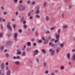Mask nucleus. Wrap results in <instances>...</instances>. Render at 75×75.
<instances>
[{
  "label": "nucleus",
  "instance_id": "8fccbe9b",
  "mask_svg": "<svg viewBox=\"0 0 75 75\" xmlns=\"http://www.w3.org/2000/svg\"><path fill=\"white\" fill-rule=\"evenodd\" d=\"M48 73V71H45V74H47Z\"/></svg>",
  "mask_w": 75,
  "mask_h": 75
},
{
  "label": "nucleus",
  "instance_id": "f704fd0d",
  "mask_svg": "<svg viewBox=\"0 0 75 75\" xmlns=\"http://www.w3.org/2000/svg\"><path fill=\"white\" fill-rule=\"evenodd\" d=\"M46 33H47V34H50V31H47Z\"/></svg>",
  "mask_w": 75,
  "mask_h": 75
},
{
  "label": "nucleus",
  "instance_id": "412c9836",
  "mask_svg": "<svg viewBox=\"0 0 75 75\" xmlns=\"http://www.w3.org/2000/svg\"><path fill=\"white\" fill-rule=\"evenodd\" d=\"M54 29H55V27H53L51 28L50 30L51 31H53V30H54Z\"/></svg>",
  "mask_w": 75,
  "mask_h": 75
},
{
  "label": "nucleus",
  "instance_id": "39448f33",
  "mask_svg": "<svg viewBox=\"0 0 75 75\" xmlns=\"http://www.w3.org/2000/svg\"><path fill=\"white\" fill-rule=\"evenodd\" d=\"M14 35L15 40L16 41L17 40V33H14Z\"/></svg>",
  "mask_w": 75,
  "mask_h": 75
},
{
  "label": "nucleus",
  "instance_id": "4468645a",
  "mask_svg": "<svg viewBox=\"0 0 75 75\" xmlns=\"http://www.w3.org/2000/svg\"><path fill=\"white\" fill-rule=\"evenodd\" d=\"M21 53V52L19 50H18L17 54H20Z\"/></svg>",
  "mask_w": 75,
  "mask_h": 75
},
{
  "label": "nucleus",
  "instance_id": "a211bd4d",
  "mask_svg": "<svg viewBox=\"0 0 75 75\" xmlns=\"http://www.w3.org/2000/svg\"><path fill=\"white\" fill-rule=\"evenodd\" d=\"M27 3L28 4H30V3H31V1L30 0H28Z\"/></svg>",
  "mask_w": 75,
  "mask_h": 75
},
{
  "label": "nucleus",
  "instance_id": "f257e3e1",
  "mask_svg": "<svg viewBox=\"0 0 75 75\" xmlns=\"http://www.w3.org/2000/svg\"><path fill=\"white\" fill-rule=\"evenodd\" d=\"M10 24V23L9 22H8V24L7 25V27L8 29H10L11 30H12V28H11V26Z\"/></svg>",
  "mask_w": 75,
  "mask_h": 75
},
{
  "label": "nucleus",
  "instance_id": "58836bf2",
  "mask_svg": "<svg viewBox=\"0 0 75 75\" xmlns=\"http://www.w3.org/2000/svg\"><path fill=\"white\" fill-rule=\"evenodd\" d=\"M16 59H20V56H18L17 57H16Z\"/></svg>",
  "mask_w": 75,
  "mask_h": 75
},
{
  "label": "nucleus",
  "instance_id": "37998d69",
  "mask_svg": "<svg viewBox=\"0 0 75 75\" xmlns=\"http://www.w3.org/2000/svg\"><path fill=\"white\" fill-rule=\"evenodd\" d=\"M52 44V42H50L49 43V45H51Z\"/></svg>",
  "mask_w": 75,
  "mask_h": 75
},
{
  "label": "nucleus",
  "instance_id": "6e6d98bb",
  "mask_svg": "<svg viewBox=\"0 0 75 75\" xmlns=\"http://www.w3.org/2000/svg\"><path fill=\"white\" fill-rule=\"evenodd\" d=\"M23 20H24V18H22L21 20V21H22Z\"/></svg>",
  "mask_w": 75,
  "mask_h": 75
},
{
  "label": "nucleus",
  "instance_id": "ea45409f",
  "mask_svg": "<svg viewBox=\"0 0 75 75\" xmlns=\"http://www.w3.org/2000/svg\"><path fill=\"white\" fill-rule=\"evenodd\" d=\"M4 15H6V14H7V12H4Z\"/></svg>",
  "mask_w": 75,
  "mask_h": 75
},
{
  "label": "nucleus",
  "instance_id": "dca6fc26",
  "mask_svg": "<svg viewBox=\"0 0 75 75\" xmlns=\"http://www.w3.org/2000/svg\"><path fill=\"white\" fill-rule=\"evenodd\" d=\"M46 20L47 21H48V20H49V17L48 16H47L46 17Z\"/></svg>",
  "mask_w": 75,
  "mask_h": 75
},
{
  "label": "nucleus",
  "instance_id": "e433bc0d",
  "mask_svg": "<svg viewBox=\"0 0 75 75\" xmlns=\"http://www.w3.org/2000/svg\"><path fill=\"white\" fill-rule=\"evenodd\" d=\"M38 42L39 43L41 42H42V40H38Z\"/></svg>",
  "mask_w": 75,
  "mask_h": 75
},
{
  "label": "nucleus",
  "instance_id": "603ef678",
  "mask_svg": "<svg viewBox=\"0 0 75 75\" xmlns=\"http://www.w3.org/2000/svg\"><path fill=\"white\" fill-rule=\"evenodd\" d=\"M44 65L45 67V66H47V64H46V63H44Z\"/></svg>",
  "mask_w": 75,
  "mask_h": 75
},
{
  "label": "nucleus",
  "instance_id": "20e7f679",
  "mask_svg": "<svg viewBox=\"0 0 75 75\" xmlns=\"http://www.w3.org/2000/svg\"><path fill=\"white\" fill-rule=\"evenodd\" d=\"M1 69H3L4 68V63L3 62L1 64Z\"/></svg>",
  "mask_w": 75,
  "mask_h": 75
},
{
  "label": "nucleus",
  "instance_id": "5fc2aeb1",
  "mask_svg": "<svg viewBox=\"0 0 75 75\" xmlns=\"http://www.w3.org/2000/svg\"><path fill=\"white\" fill-rule=\"evenodd\" d=\"M1 9H2V10H4V7L2 6L1 8Z\"/></svg>",
  "mask_w": 75,
  "mask_h": 75
},
{
  "label": "nucleus",
  "instance_id": "69168bd1",
  "mask_svg": "<svg viewBox=\"0 0 75 75\" xmlns=\"http://www.w3.org/2000/svg\"><path fill=\"white\" fill-rule=\"evenodd\" d=\"M42 39L43 40H45V38L44 37H42Z\"/></svg>",
  "mask_w": 75,
  "mask_h": 75
},
{
  "label": "nucleus",
  "instance_id": "3c124183",
  "mask_svg": "<svg viewBox=\"0 0 75 75\" xmlns=\"http://www.w3.org/2000/svg\"><path fill=\"white\" fill-rule=\"evenodd\" d=\"M8 65V62H7V63H6V66H7V65Z\"/></svg>",
  "mask_w": 75,
  "mask_h": 75
},
{
  "label": "nucleus",
  "instance_id": "680f3d73",
  "mask_svg": "<svg viewBox=\"0 0 75 75\" xmlns=\"http://www.w3.org/2000/svg\"><path fill=\"white\" fill-rule=\"evenodd\" d=\"M23 24H25V23H26V22H25V21H23Z\"/></svg>",
  "mask_w": 75,
  "mask_h": 75
},
{
  "label": "nucleus",
  "instance_id": "49530a36",
  "mask_svg": "<svg viewBox=\"0 0 75 75\" xmlns=\"http://www.w3.org/2000/svg\"><path fill=\"white\" fill-rule=\"evenodd\" d=\"M64 68V67L63 66L61 67V69H63Z\"/></svg>",
  "mask_w": 75,
  "mask_h": 75
},
{
  "label": "nucleus",
  "instance_id": "7ed1b4c3",
  "mask_svg": "<svg viewBox=\"0 0 75 75\" xmlns=\"http://www.w3.org/2000/svg\"><path fill=\"white\" fill-rule=\"evenodd\" d=\"M50 52H51V54L52 55H54V54H55V50H52L51 49H50Z\"/></svg>",
  "mask_w": 75,
  "mask_h": 75
},
{
  "label": "nucleus",
  "instance_id": "79ce46f5",
  "mask_svg": "<svg viewBox=\"0 0 75 75\" xmlns=\"http://www.w3.org/2000/svg\"><path fill=\"white\" fill-rule=\"evenodd\" d=\"M52 47H54V48H55V45H54V44H52Z\"/></svg>",
  "mask_w": 75,
  "mask_h": 75
},
{
  "label": "nucleus",
  "instance_id": "4be33fe9",
  "mask_svg": "<svg viewBox=\"0 0 75 75\" xmlns=\"http://www.w3.org/2000/svg\"><path fill=\"white\" fill-rule=\"evenodd\" d=\"M36 17L37 18H40V16H39L38 15H37L36 16Z\"/></svg>",
  "mask_w": 75,
  "mask_h": 75
},
{
  "label": "nucleus",
  "instance_id": "2f4dec72",
  "mask_svg": "<svg viewBox=\"0 0 75 75\" xmlns=\"http://www.w3.org/2000/svg\"><path fill=\"white\" fill-rule=\"evenodd\" d=\"M35 1H33V2H32V4L33 5L35 4Z\"/></svg>",
  "mask_w": 75,
  "mask_h": 75
},
{
  "label": "nucleus",
  "instance_id": "393cba45",
  "mask_svg": "<svg viewBox=\"0 0 75 75\" xmlns=\"http://www.w3.org/2000/svg\"><path fill=\"white\" fill-rule=\"evenodd\" d=\"M28 45H31V43L30 42H28L27 43Z\"/></svg>",
  "mask_w": 75,
  "mask_h": 75
},
{
  "label": "nucleus",
  "instance_id": "423d86ee",
  "mask_svg": "<svg viewBox=\"0 0 75 75\" xmlns=\"http://www.w3.org/2000/svg\"><path fill=\"white\" fill-rule=\"evenodd\" d=\"M38 53V51L36 50L35 52L33 53V55H36Z\"/></svg>",
  "mask_w": 75,
  "mask_h": 75
},
{
  "label": "nucleus",
  "instance_id": "9d476101",
  "mask_svg": "<svg viewBox=\"0 0 75 75\" xmlns=\"http://www.w3.org/2000/svg\"><path fill=\"white\" fill-rule=\"evenodd\" d=\"M15 64L18 65L20 64V62L19 61H17L15 62Z\"/></svg>",
  "mask_w": 75,
  "mask_h": 75
},
{
  "label": "nucleus",
  "instance_id": "a19ab883",
  "mask_svg": "<svg viewBox=\"0 0 75 75\" xmlns=\"http://www.w3.org/2000/svg\"><path fill=\"white\" fill-rule=\"evenodd\" d=\"M13 28L15 29L16 28V25H14L13 26Z\"/></svg>",
  "mask_w": 75,
  "mask_h": 75
},
{
  "label": "nucleus",
  "instance_id": "13d9d810",
  "mask_svg": "<svg viewBox=\"0 0 75 75\" xmlns=\"http://www.w3.org/2000/svg\"><path fill=\"white\" fill-rule=\"evenodd\" d=\"M34 40H35V38H33L32 40V41H34Z\"/></svg>",
  "mask_w": 75,
  "mask_h": 75
},
{
  "label": "nucleus",
  "instance_id": "ddd939ff",
  "mask_svg": "<svg viewBox=\"0 0 75 75\" xmlns=\"http://www.w3.org/2000/svg\"><path fill=\"white\" fill-rule=\"evenodd\" d=\"M75 59V53L73 55V61H74Z\"/></svg>",
  "mask_w": 75,
  "mask_h": 75
},
{
  "label": "nucleus",
  "instance_id": "bb28decb",
  "mask_svg": "<svg viewBox=\"0 0 75 75\" xmlns=\"http://www.w3.org/2000/svg\"><path fill=\"white\" fill-rule=\"evenodd\" d=\"M69 8H72V7H73V6L71 5V6H69Z\"/></svg>",
  "mask_w": 75,
  "mask_h": 75
},
{
  "label": "nucleus",
  "instance_id": "72a5a7b5",
  "mask_svg": "<svg viewBox=\"0 0 75 75\" xmlns=\"http://www.w3.org/2000/svg\"><path fill=\"white\" fill-rule=\"evenodd\" d=\"M36 8H37V9H39L40 8L39 7V6H38L36 7Z\"/></svg>",
  "mask_w": 75,
  "mask_h": 75
},
{
  "label": "nucleus",
  "instance_id": "2eb2a0df",
  "mask_svg": "<svg viewBox=\"0 0 75 75\" xmlns=\"http://www.w3.org/2000/svg\"><path fill=\"white\" fill-rule=\"evenodd\" d=\"M60 51V48H58L57 49V52L58 53Z\"/></svg>",
  "mask_w": 75,
  "mask_h": 75
},
{
  "label": "nucleus",
  "instance_id": "f8f14e48",
  "mask_svg": "<svg viewBox=\"0 0 75 75\" xmlns=\"http://www.w3.org/2000/svg\"><path fill=\"white\" fill-rule=\"evenodd\" d=\"M12 43H13L12 41L9 40L8 42V44H12Z\"/></svg>",
  "mask_w": 75,
  "mask_h": 75
},
{
  "label": "nucleus",
  "instance_id": "f03ea898",
  "mask_svg": "<svg viewBox=\"0 0 75 75\" xmlns=\"http://www.w3.org/2000/svg\"><path fill=\"white\" fill-rule=\"evenodd\" d=\"M19 8L20 11H22V10H24V7L22 5H20L19 7Z\"/></svg>",
  "mask_w": 75,
  "mask_h": 75
},
{
  "label": "nucleus",
  "instance_id": "052dcab7",
  "mask_svg": "<svg viewBox=\"0 0 75 75\" xmlns=\"http://www.w3.org/2000/svg\"><path fill=\"white\" fill-rule=\"evenodd\" d=\"M12 21H14V18L12 19Z\"/></svg>",
  "mask_w": 75,
  "mask_h": 75
},
{
  "label": "nucleus",
  "instance_id": "6e6552de",
  "mask_svg": "<svg viewBox=\"0 0 75 75\" xmlns=\"http://www.w3.org/2000/svg\"><path fill=\"white\" fill-rule=\"evenodd\" d=\"M22 55L23 57H25L26 55V53H25V52H23L22 53Z\"/></svg>",
  "mask_w": 75,
  "mask_h": 75
},
{
  "label": "nucleus",
  "instance_id": "774afa93",
  "mask_svg": "<svg viewBox=\"0 0 75 75\" xmlns=\"http://www.w3.org/2000/svg\"><path fill=\"white\" fill-rule=\"evenodd\" d=\"M5 21H5V19H3V22H5Z\"/></svg>",
  "mask_w": 75,
  "mask_h": 75
},
{
  "label": "nucleus",
  "instance_id": "473e14b6",
  "mask_svg": "<svg viewBox=\"0 0 75 75\" xmlns=\"http://www.w3.org/2000/svg\"><path fill=\"white\" fill-rule=\"evenodd\" d=\"M13 59H17V57H13Z\"/></svg>",
  "mask_w": 75,
  "mask_h": 75
},
{
  "label": "nucleus",
  "instance_id": "0e129e2a",
  "mask_svg": "<svg viewBox=\"0 0 75 75\" xmlns=\"http://www.w3.org/2000/svg\"><path fill=\"white\" fill-rule=\"evenodd\" d=\"M34 30H35V29H34V28H33L32 29V31H34Z\"/></svg>",
  "mask_w": 75,
  "mask_h": 75
},
{
  "label": "nucleus",
  "instance_id": "e2e57ef3",
  "mask_svg": "<svg viewBox=\"0 0 75 75\" xmlns=\"http://www.w3.org/2000/svg\"><path fill=\"white\" fill-rule=\"evenodd\" d=\"M1 29H3V26H2V25H1Z\"/></svg>",
  "mask_w": 75,
  "mask_h": 75
},
{
  "label": "nucleus",
  "instance_id": "c756f323",
  "mask_svg": "<svg viewBox=\"0 0 75 75\" xmlns=\"http://www.w3.org/2000/svg\"><path fill=\"white\" fill-rule=\"evenodd\" d=\"M23 27L24 28H27V26L26 25H25L23 26Z\"/></svg>",
  "mask_w": 75,
  "mask_h": 75
},
{
  "label": "nucleus",
  "instance_id": "c85d7f7f",
  "mask_svg": "<svg viewBox=\"0 0 75 75\" xmlns=\"http://www.w3.org/2000/svg\"><path fill=\"white\" fill-rule=\"evenodd\" d=\"M39 12H40V11H39V10H38L37 11L36 13V14H38V13H39Z\"/></svg>",
  "mask_w": 75,
  "mask_h": 75
},
{
  "label": "nucleus",
  "instance_id": "b1692460",
  "mask_svg": "<svg viewBox=\"0 0 75 75\" xmlns=\"http://www.w3.org/2000/svg\"><path fill=\"white\" fill-rule=\"evenodd\" d=\"M4 48V47L3 46H1L0 47V49L1 50H3Z\"/></svg>",
  "mask_w": 75,
  "mask_h": 75
},
{
  "label": "nucleus",
  "instance_id": "4d7b16f0",
  "mask_svg": "<svg viewBox=\"0 0 75 75\" xmlns=\"http://www.w3.org/2000/svg\"><path fill=\"white\" fill-rule=\"evenodd\" d=\"M30 20H31L32 19H33V17L32 16H30Z\"/></svg>",
  "mask_w": 75,
  "mask_h": 75
},
{
  "label": "nucleus",
  "instance_id": "a878e982",
  "mask_svg": "<svg viewBox=\"0 0 75 75\" xmlns=\"http://www.w3.org/2000/svg\"><path fill=\"white\" fill-rule=\"evenodd\" d=\"M67 57L68 58H69V57H70V54H67Z\"/></svg>",
  "mask_w": 75,
  "mask_h": 75
},
{
  "label": "nucleus",
  "instance_id": "bf43d9fd",
  "mask_svg": "<svg viewBox=\"0 0 75 75\" xmlns=\"http://www.w3.org/2000/svg\"><path fill=\"white\" fill-rule=\"evenodd\" d=\"M25 46H24L23 47V50H24L25 49Z\"/></svg>",
  "mask_w": 75,
  "mask_h": 75
},
{
  "label": "nucleus",
  "instance_id": "cd10ccee",
  "mask_svg": "<svg viewBox=\"0 0 75 75\" xmlns=\"http://www.w3.org/2000/svg\"><path fill=\"white\" fill-rule=\"evenodd\" d=\"M60 46L62 48L63 47V46H64V44L63 43H61L60 45Z\"/></svg>",
  "mask_w": 75,
  "mask_h": 75
},
{
  "label": "nucleus",
  "instance_id": "1a4fd4ad",
  "mask_svg": "<svg viewBox=\"0 0 75 75\" xmlns=\"http://www.w3.org/2000/svg\"><path fill=\"white\" fill-rule=\"evenodd\" d=\"M42 52L44 53V54H46V51L44 49H42Z\"/></svg>",
  "mask_w": 75,
  "mask_h": 75
},
{
  "label": "nucleus",
  "instance_id": "5701e85b",
  "mask_svg": "<svg viewBox=\"0 0 75 75\" xmlns=\"http://www.w3.org/2000/svg\"><path fill=\"white\" fill-rule=\"evenodd\" d=\"M9 56V54H6L5 55L6 57H8Z\"/></svg>",
  "mask_w": 75,
  "mask_h": 75
},
{
  "label": "nucleus",
  "instance_id": "a18cd8bd",
  "mask_svg": "<svg viewBox=\"0 0 75 75\" xmlns=\"http://www.w3.org/2000/svg\"><path fill=\"white\" fill-rule=\"evenodd\" d=\"M2 20H3V18H0V21L1 22L2 21Z\"/></svg>",
  "mask_w": 75,
  "mask_h": 75
},
{
  "label": "nucleus",
  "instance_id": "7c9ffc66",
  "mask_svg": "<svg viewBox=\"0 0 75 75\" xmlns=\"http://www.w3.org/2000/svg\"><path fill=\"white\" fill-rule=\"evenodd\" d=\"M44 43H45V44H47V43H48V41L47 40H45V41Z\"/></svg>",
  "mask_w": 75,
  "mask_h": 75
},
{
  "label": "nucleus",
  "instance_id": "4c0bfd02",
  "mask_svg": "<svg viewBox=\"0 0 75 75\" xmlns=\"http://www.w3.org/2000/svg\"><path fill=\"white\" fill-rule=\"evenodd\" d=\"M19 32L20 33H21V32H22V30H19Z\"/></svg>",
  "mask_w": 75,
  "mask_h": 75
},
{
  "label": "nucleus",
  "instance_id": "6ab92c4d",
  "mask_svg": "<svg viewBox=\"0 0 75 75\" xmlns=\"http://www.w3.org/2000/svg\"><path fill=\"white\" fill-rule=\"evenodd\" d=\"M59 41V39H57L56 40H54V42L55 43H57Z\"/></svg>",
  "mask_w": 75,
  "mask_h": 75
},
{
  "label": "nucleus",
  "instance_id": "de8ad7c7",
  "mask_svg": "<svg viewBox=\"0 0 75 75\" xmlns=\"http://www.w3.org/2000/svg\"><path fill=\"white\" fill-rule=\"evenodd\" d=\"M60 31H61V30H60V29H58L57 30L58 33H59Z\"/></svg>",
  "mask_w": 75,
  "mask_h": 75
},
{
  "label": "nucleus",
  "instance_id": "aec40b11",
  "mask_svg": "<svg viewBox=\"0 0 75 75\" xmlns=\"http://www.w3.org/2000/svg\"><path fill=\"white\" fill-rule=\"evenodd\" d=\"M47 5V2H46L44 3L43 6H44L45 7Z\"/></svg>",
  "mask_w": 75,
  "mask_h": 75
},
{
  "label": "nucleus",
  "instance_id": "c03bdc74",
  "mask_svg": "<svg viewBox=\"0 0 75 75\" xmlns=\"http://www.w3.org/2000/svg\"><path fill=\"white\" fill-rule=\"evenodd\" d=\"M36 45H37V44H36V43H33V45L34 46H36Z\"/></svg>",
  "mask_w": 75,
  "mask_h": 75
},
{
  "label": "nucleus",
  "instance_id": "864d4df0",
  "mask_svg": "<svg viewBox=\"0 0 75 75\" xmlns=\"http://www.w3.org/2000/svg\"><path fill=\"white\" fill-rule=\"evenodd\" d=\"M30 15H31V12H30V13L28 14V16H30Z\"/></svg>",
  "mask_w": 75,
  "mask_h": 75
},
{
  "label": "nucleus",
  "instance_id": "0eeeda50",
  "mask_svg": "<svg viewBox=\"0 0 75 75\" xmlns=\"http://www.w3.org/2000/svg\"><path fill=\"white\" fill-rule=\"evenodd\" d=\"M10 72H11V70L8 69V72L7 73V75H10Z\"/></svg>",
  "mask_w": 75,
  "mask_h": 75
},
{
  "label": "nucleus",
  "instance_id": "09e8293b",
  "mask_svg": "<svg viewBox=\"0 0 75 75\" xmlns=\"http://www.w3.org/2000/svg\"><path fill=\"white\" fill-rule=\"evenodd\" d=\"M36 60H37V62H39V59H38V58H37Z\"/></svg>",
  "mask_w": 75,
  "mask_h": 75
},
{
  "label": "nucleus",
  "instance_id": "f3484780",
  "mask_svg": "<svg viewBox=\"0 0 75 75\" xmlns=\"http://www.w3.org/2000/svg\"><path fill=\"white\" fill-rule=\"evenodd\" d=\"M67 28V25H64L63 27V28L64 29H65V28Z\"/></svg>",
  "mask_w": 75,
  "mask_h": 75
},
{
  "label": "nucleus",
  "instance_id": "338daca9",
  "mask_svg": "<svg viewBox=\"0 0 75 75\" xmlns=\"http://www.w3.org/2000/svg\"><path fill=\"white\" fill-rule=\"evenodd\" d=\"M0 37H2V34H0Z\"/></svg>",
  "mask_w": 75,
  "mask_h": 75
},
{
  "label": "nucleus",
  "instance_id": "9b49d317",
  "mask_svg": "<svg viewBox=\"0 0 75 75\" xmlns=\"http://www.w3.org/2000/svg\"><path fill=\"white\" fill-rule=\"evenodd\" d=\"M56 38L57 39H59V34H56Z\"/></svg>",
  "mask_w": 75,
  "mask_h": 75
},
{
  "label": "nucleus",
  "instance_id": "c9c22d12",
  "mask_svg": "<svg viewBox=\"0 0 75 75\" xmlns=\"http://www.w3.org/2000/svg\"><path fill=\"white\" fill-rule=\"evenodd\" d=\"M72 52H75V49H73L72 50Z\"/></svg>",
  "mask_w": 75,
  "mask_h": 75
}]
</instances>
